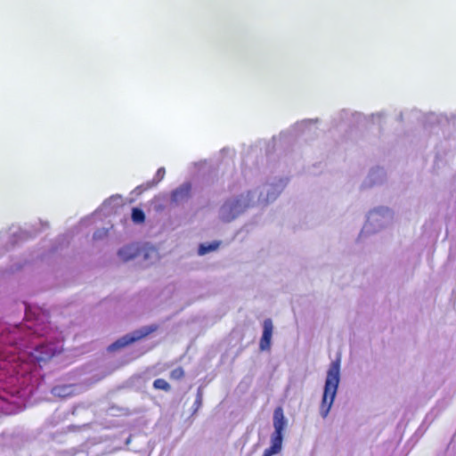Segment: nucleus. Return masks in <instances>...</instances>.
Returning <instances> with one entry per match:
<instances>
[{"instance_id":"nucleus-1","label":"nucleus","mask_w":456,"mask_h":456,"mask_svg":"<svg viewBox=\"0 0 456 456\" xmlns=\"http://www.w3.org/2000/svg\"><path fill=\"white\" fill-rule=\"evenodd\" d=\"M340 360L333 361L327 371V377L320 406V414L326 418L333 404L339 383Z\"/></svg>"},{"instance_id":"nucleus-2","label":"nucleus","mask_w":456,"mask_h":456,"mask_svg":"<svg viewBox=\"0 0 456 456\" xmlns=\"http://www.w3.org/2000/svg\"><path fill=\"white\" fill-rule=\"evenodd\" d=\"M158 325L153 324L150 326L142 327L139 330L133 331L132 333L126 334L122 338H118L111 345L109 346L108 350L110 352H114L116 350L121 349L134 342H136L148 335L153 333L158 330Z\"/></svg>"},{"instance_id":"nucleus-3","label":"nucleus","mask_w":456,"mask_h":456,"mask_svg":"<svg viewBox=\"0 0 456 456\" xmlns=\"http://www.w3.org/2000/svg\"><path fill=\"white\" fill-rule=\"evenodd\" d=\"M249 206V200L247 198H237L232 201H227L222 207V220L231 222L241 214Z\"/></svg>"},{"instance_id":"nucleus-4","label":"nucleus","mask_w":456,"mask_h":456,"mask_svg":"<svg viewBox=\"0 0 456 456\" xmlns=\"http://www.w3.org/2000/svg\"><path fill=\"white\" fill-rule=\"evenodd\" d=\"M273 330V321L270 318L265 319L263 322V334L259 342V348L261 351L270 350Z\"/></svg>"},{"instance_id":"nucleus-5","label":"nucleus","mask_w":456,"mask_h":456,"mask_svg":"<svg viewBox=\"0 0 456 456\" xmlns=\"http://www.w3.org/2000/svg\"><path fill=\"white\" fill-rule=\"evenodd\" d=\"M273 427L274 432L272 436L276 438L283 437V430L286 427V419L283 413V409L279 406L273 411Z\"/></svg>"},{"instance_id":"nucleus-6","label":"nucleus","mask_w":456,"mask_h":456,"mask_svg":"<svg viewBox=\"0 0 456 456\" xmlns=\"http://www.w3.org/2000/svg\"><path fill=\"white\" fill-rule=\"evenodd\" d=\"M56 354V348L52 344H42L35 349V358L37 362H46Z\"/></svg>"},{"instance_id":"nucleus-7","label":"nucleus","mask_w":456,"mask_h":456,"mask_svg":"<svg viewBox=\"0 0 456 456\" xmlns=\"http://www.w3.org/2000/svg\"><path fill=\"white\" fill-rule=\"evenodd\" d=\"M191 184L184 183L171 192L172 202L178 204L188 200L191 196Z\"/></svg>"},{"instance_id":"nucleus-8","label":"nucleus","mask_w":456,"mask_h":456,"mask_svg":"<svg viewBox=\"0 0 456 456\" xmlns=\"http://www.w3.org/2000/svg\"><path fill=\"white\" fill-rule=\"evenodd\" d=\"M271 442V446L264 451L262 456H273L281 452L282 446V438H276L272 436Z\"/></svg>"},{"instance_id":"nucleus-9","label":"nucleus","mask_w":456,"mask_h":456,"mask_svg":"<svg viewBox=\"0 0 456 456\" xmlns=\"http://www.w3.org/2000/svg\"><path fill=\"white\" fill-rule=\"evenodd\" d=\"M219 245H220L219 241H213L208 244H200L198 248V254L200 256H203L209 252L215 251L218 248Z\"/></svg>"},{"instance_id":"nucleus-10","label":"nucleus","mask_w":456,"mask_h":456,"mask_svg":"<svg viewBox=\"0 0 456 456\" xmlns=\"http://www.w3.org/2000/svg\"><path fill=\"white\" fill-rule=\"evenodd\" d=\"M131 217H132V220H133L134 223H135V224H142L145 220V214H144V212L142 209H140L138 208H134L132 209V216H131Z\"/></svg>"},{"instance_id":"nucleus-11","label":"nucleus","mask_w":456,"mask_h":456,"mask_svg":"<svg viewBox=\"0 0 456 456\" xmlns=\"http://www.w3.org/2000/svg\"><path fill=\"white\" fill-rule=\"evenodd\" d=\"M153 387L157 390H163L165 392H168L171 390V387L169 383L164 379H157L153 381Z\"/></svg>"},{"instance_id":"nucleus-12","label":"nucleus","mask_w":456,"mask_h":456,"mask_svg":"<svg viewBox=\"0 0 456 456\" xmlns=\"http://www.w3.org/2000/svg\"><path fill=\"white\" fill-rule=\"evenodd\" d=\"M184 377V370L182 367H177L170 372V378L175 380H180Z\"/></svg>"},{"instance_id":"nucleus-13","label":"nucleus","mask_w":456,"mask_h":456,"mask_svg":"<svg viewBox=\"0 0 456 456\" xmlns=\"http://www.w3.org/2000/svg\"><path fill=\"white\" fill-rule=\"evenodd\" d=\"M128 249L129 248H123L118 251V256L125 261L132 259L134 256L133 254H127Z\"/></svg>"},{"instance_id":"nucleus-14","label":"nucleus","mask_w":456,"mask_h":456,"mask_svg":"<svg viewBox=\"0 0 456 456\" xmlns=\"http://www.w3.org/2000/svg\"><path fill=\"white\" fill-rule=\"evenodd\" d=\"M67 387H53V392L55 394V395H64V390L66 389Z\"/></svg>"},{"instance_id":"nucleus-15","label":"nucleus","mask_w":456,"mask_h":456,"mask_svg":"<svg viewBox=\"0 0 456 456\" xmlns=\"http://www.w3.org/2000/svg\"><path fill=\"white\" fill-rule=\"evenodd\" d=\"M156 183H153V182H149L146 185V187H143L142 185H139L136 187V190L141 192L144 190H147V189H150Z\"/></svg>"},{"instance_id":"nucleus-16","label":"nucleus","mask_w":456,"mask_h":456,"mask_svg":"<svg viewBox=\"0 0 456 456\" xmlns=\"http://www.w3.org/2000/svg\"><path fill=\"white\" fill-rule=\"evenodd\" d=\"M165 174H166V171H165L164 167H160L158 169L156 176L159 178V181L163 179V177L165 176Z\"/></svg>"},{"instance_id":"nucleus-17","label":"nucleus","mask_w":456,"mask_h":456,"mask_svg":"<svg viewBox=\"0 0 456 456\" xmlns=\"http://www.w3.org/2000/svg\"><path fill=\"white\" fill-rule=\"evenodd\" d=\"M195 405L198 407H200L201 405V396L199 395L195 401Z\"/></svg>"}]
</instances>
